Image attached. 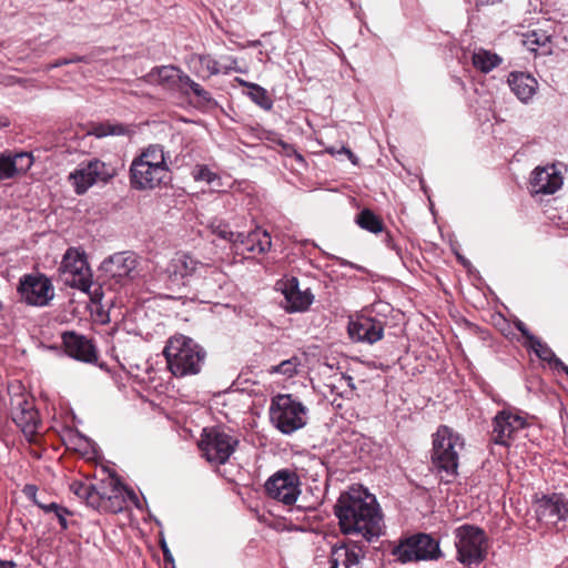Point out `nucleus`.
<instances>
[{
	"label": "nucleus",
	"instance_id": "obj_1",
	"mask_svg": "<svg viewBox=\"0 0 568 568\" xmlns=\"http://www.w3.org/2000/svg\"><path fill=\"white\" fill-rule=\"evenodd\" d=\"M334 514L343 534L361 535L369 542L378 539L385 528L376 497L362 486L351 487L341 494Z\"/></svg>",
	"mask_w": 568,
	"mask_h": 568
},
{
	"label": "nucleus",
	"instance_id": "obj_2",
	"mask_svg": "<svg viewBox=\"0 0 568 568\" xmlns=\"http://www.w3.org/2000/svg\"><path fill=\"white\" fill-rule=\"evenodd\" d=\"M168 288L190 287L196 292L209 293L220 286L222 272L214 265L203 263L185 252H178L168 263L165 271Z\"/></svg>",
	"mask_w": 568,
	"mask_h": 568
},
{
	"label": "nucleus",
	"instance_id": "obj_3",
	"mask_svg": "<svg viewBox=\"0 0 568 568\" xmlns=\"http://www.w3.org/2000/svg\"><path fill=\"white\" fill-rule=\"evenodd\" d=\"M163 355L169 371L175 377L199 374L206 358V352L202 346L181 334L168 339Z\"/></svg>",
	"mask_w": 568,
	"mask_h": 568
},
{
	"label": "nucleus",
	"instance_id": "obj_4",
	"mask_svg": "<svg viewBox=\"0 0 568 568\" xmlns=\"http://www.w3.org/2000/svg\"><path fill=\"white\" fill-rule=\"evenodd\" d=\"M464 447L462 435L446 425H440L433 435L432 465L447 483L457 475L459 454Z\"/></svg>",
	"mask_w": 568,
	"mask_h": 568
},
{
	"label": "nucleus",
	"instance_id": "obj_5",
	"mask_svg": "<svg viewBox=\"0 0 568 568\" xmlns=\"http://www.w3.org/2000/svg\"><path fill=\"white\" fill-rule=\"evenodd\" d=\"M60 271L65 284L88 293L93 302H98L102 296L100 286H95L91 291L93 286L92 273L84 252L70 247L62 258Z\"/></svg>",
	"mask_w": 568,
	"mask_h": 568
},
{
	"label": "nucleus",
	"instance_id": "obj_6",
	"mask_svg": "<svg viewBox=\"0 0 568 568\" xmlns=\"http://www.w3.org/2000/svg\"><path fill=\"white\" fill-rule=\"evenodd\" d=\"M307 408L291 394L275 396L270 406L273 425L284 435H291L306 425Z\"/></svg>",
	"mask_w": 568,
	"mask_h": 568
},
{
	"label": "nucleus",
	"instance_id": "obj_7",
	"mask_svg": "<svg viewBox=\"0 0 568 568\" xmlns=\"http://www.w3.org/2000/svg\"><path fill=\"white\" fill-rule=\"evenodd\" d=\"M457 560L468 567L481 564L487 555L486 536L483 529L463 525L455 530Z\"/></svg>",
	"mask_w": 568,
	"mask_h": 568
},
{
	"label": "nucleus",
	"instance_id": "obj_8",
	"mask_svg": "<svg viewBox=\"0 0 568 568\" xmlns=\"http://www.w3.org/2000/svg\"><path fill=\"white\" fill-rule=\"evenodd\" d=\"M393 555L402 564L416 561H434L443 557L439 541L427 534H416L393 548Z\"/></svg>",
	"mask_w": 568,
	"mask_h": 568
},
{
	"label": "nucleus",
	"instance_id": "obj_9",
	"mask_svg": "<svg viewBox=\"0 0 568 568\" xmlns=\"http://www.w3.org/2000/svg\"><path fill=\"white\" fill-rule=\"evenodd\" d=\"M240 440L222 427L204 428L199 447L205 459L214 465H224L235 452Z\"/></svg>",
	"mask_w": 568,
	"mask_h": 568
},
{
	"label": "nucleus",
	"instance_id": "obj_10",
	"mask_svg": "<svg viewBox=\"0 0 568 568\" xmlns=\"http://www.w3.org/2000/svg\"><path fill=\"white\" fill-rule=\"evenodd\" d=\"M116 174L115 168L100 159L82 162L69 174V181L78 195L84 194L98 182L108 183Z\"/></svg>",
	"mask_w": 568,
	"mask_h": 568
},
{
	"label": "nucleus",
	"instance_id": "obj_11",
	"mask_svg": "<svg viewBox=\"0 0 568 568\" xmlns=\"http://www.w3.org/2000/svg\"><path fill=\"white\" fill-rule=\"evenodd\" d=\"M301 481L297 474L290 469H281L272 475L265 483L268 497L284 505H293L301 494Z\"/></svg>",
	"mask_w": 568,
	"mask_h": 568
},
{
	"label": "nucleus",
	"instance_id": "obj_12",
	"mask_svg": "<svg viewBox=\"0 0 568 568\" xmlns=\"http://www.w3.org/2000/svg\"><path fill=\"white\" fill-rule=\"evenodd\" d=\"M21 300L28 305L45 306L54 297V287L43 274H28L20 280L18 288Z\"/></svg>",
	"mask_w": 568,
	"mask_h": 568
},
{
	"label": "nucleus",
	"instance_id": "obj_13",
	"mask_svg": "<svg viewBox=\"0 0 568 568\" xmlns=\"http://www.w3.org/2000/svg\"><path fill=\"white\" fill-rule=\"evenodd\" d=\"M527 425L526 418L520 414L509 409L500 410L493 418L490 439L497 445L509 446L515 435Z\"/></svg>",
	"mask_w": 568,
	"mask_h": 568
},
{
	"label": "nucleus",
	"instance_id": "obj_14",
	"mask_svg": "<svg viewBox=\"0 0 568 568\" xmlns=\"http://www.w3.org/2000/svg\"><path fill=\"white\" fill-rule=\"evenodd\" d=\"M276 290L284 295V308L288 313L305 312L314 301L311 290H301L298 280L294 276L277 281Z\"/></svg>",
	"mask_w": 568,
	"mask_h": 568
},
{
	"label": "nucleus",
	"instance_id": "obj_15",
	"mask_svg": "<svg viewBox=\"0 0 568 568\" xmlns=\"http://www.w3.org/2000/svg\"><path fill=\"white\" fill-rule=\"evenodd\" d=\"M169 169H159L145 162L132 161L130 166V183L135 190H152L165 183L169 179Z\"/></svg>",
	"mask_w": 568,
	"mask_h": 568
},
{
	"label": "nucleus",
	"instance_id": "obj_16",
	"mask_svg": "<svg viewBox=\"0 0 568 568\" xmlns=\"http://www.w3.org/2000/svg\"><path fill=\"white\" fill-rule=\"evenodd\" d=\"M11 416L26 436L32 437L37 434L40 425L39 414L26 396L18 395L11 398Z\"/></svg>",
	"mask_w": 568,
	"mask_h": 568
},
{
	"label": "nucleus",
	"instance_id": "obj_17",
	"mask_svg": "<svg viewBox=\"0 0 568 568\" xmlns=\"http://www.w3.org/2000/svg\"><path fill=\"white\" fill-rule=\"evenodd\" d=\"M536 515L540 521L557 525L568 520V498L564 494L554 493L542 496L536 503Z\"/></svg>",
	"mask_w": 568,
	"mask_h": 568
},
{
	"label": "nucleus",
	"instance_id": "obj_18",
	"mask_svg": "<svg viewBox=\"0 0 568 568\" xmlns=\"http://www.w3.org/2000/svg\"><path fill=\"white\" fill-rule=\"evenodd\" d=\"M138 265V255L130 251L115 253L102 263L103 270L118 281L135 278L139 275Z\"/></svg>",
	"mask_w": 568,
	"mask_h": 568
},
{
	"label": "nucleus",
	"instance_id": "obj_19",
	"mask_svg": "<svg viewBox=\"0 0 568 568\" xmlns=\"http://www.w3.org/2000/svg\"><path fill=\"white\" fill-rule=\"evenodd\" d=\"M364 549L356 542L335 544L329 554V568H362Z\"/></svg>",
	"mask_w": 568,
	"mask_h": 568
},
{
	"label": "nucleus",
	"instance_id": "obj_20",
	"mask_svg": "<svg viewBox=\"0 0 568 568\" xmlns=\"http://www.w3.org/2000/svg\"><path fill=\"white\" fill-rule=\"evenodd\" d=\"M562 185V176L555 165L536 168L530 178L531 194H554Z\"/></svg>",
	"mask_w": 568,
	"mask_h": 568
},
{
	"label": "nucleus",
	"instance_id": "obj_21",
	"mask_svg": "<svg viewBox=\"0 0 568 568\" xmlns=\"http://www.w3.org/2000/svg\"><path fill=\"white\" fill-rule=\"evenodd\" d=\"M62 341L67 354L72 358L90 364L98 361L97 349L87 337L74 332H64Z\"/></svg>",
	"mask_w": 568,
	"mask_h": 568
},
{
	"label": "nucleus",
	"instance_id": "obj_22",
	"mask_svg": "<svg viewBox=\"0 0 568 568\" xmlns=\"http://www.w3.org/2000/svg\"><path fill=\"white\" fill-rule=\"evenodd\" d=\"M348 335L354 342H367L369 344L381 339L382 326L371 317H357L348 323Z\"/></svg>",
	"mask_w": 568,
	"mask_h": 568
},
{
	"label": "nucleus",
	"instance_id": "obj_23",
	"mask_svg": "<svg viewBox=\"0 0 568 568\" xmlns=\"http://www.w3.org/2000/svg\"><path fill=\"white\" fill-rule=\"evenodd\" d=\"M234 246L236 250L263 254L271 248L272 240L271 235L266 231L257 227L247 234L237 232Z\"/></svg>",
	"mask_w": 568,
	"mask_h": 568
},
{
	"label": "nucleus",
	"instance_id": "obj_24",
	"mask_svg": "<svg viewBox=\"0 0 568 568\" xmlns=\"http://www.w3.org/2000/svg\"><path fill=\"white\" fill-rule=\"evenodd\" d=\"M508 84L513 93L524 103L529 102L538 89L537 80L524 72L510 73Z\"/></svg>",
	"mask_w": 568,
	"mask_h": 568
},
{
	"label": "nucleus",
	"instance_id": "obj_25",
	"mask_svg": "<svg viewBox=\"0 0 568 568\" xmlns=\"http://www.w3.org/2000/svg\"><path fill=\"white\" fill-rule=\"evenodd\" d=\"M97 495L101 497L99 499V507L103 506L104 500H108L112 495L128 494L129 499L132 501L138 500L134 491L125 486L120 477L116 475H110L105 480H101L97 484Z\"/></svg>",
	"mask_w": 568,
	"mask_h": 568
},
{
	"label": "nucleus",
	"instance_id": "obj_26",
	"mask_svg": "<svg viewBox=\"0 0 568 568\" xmlns=\"http://www.w3.org/2000/svg\"><path fill=\"white\" fill-rule=\"evenodd\" d=\"M132 133L133 130L129 125L111 121L94 122L91 123L88 129V135H93L98 139L115 135H130Z\"/></svg>",
	"mask_w": 568,
	"mask_h": 568
},
{
	"label": "nucleus",
	"instance_id": "obj_27",
	"mask_svg": "<svg viewBox=\"0 0 568 568\" xmlns=\"http://www.w3.org/2000/svg\"><path fill=\"white\" fill-rule=\"evenodd\" d=\"M182 75L183 72L181 69L173 65L156 67L149 73V77L159 84L170 88L175 84H180Z\"/></svg>",
	"mask_w": 568,
	"mask_h": 568
},
{
	"label": "nucleus",
	"instance_id": "obj_28",
	"mask_svg": "<svg viewBox=\"0 0 568 568\" xmlns=\"http://www.w3.org/2000/svg\"><path fill=\"white\" fill-rule=\"evenodd\" d=\"M473 65L483 73H488L501 63L498 54L485 49H477L471 55Z\"/></svg>",
	"mask_w": 568,
	"mask_h": 568
},
{
	"label": "nucleus",
	"instance_id": "obj_29",
	"mask_svg": "<svg viewBox=\"0 0 568 568\" xmlns=\"http://www.w3.org/2000/svg\"><path fill=\"white\" fill-rule=\"evenodd\" d=\"M70 490L91 508L99 507L98 501L101 497L97 495V485L74 480L70 484Z\"/></svg>",
	"mask_w": 568,
	"mask_h": 568
},
{
	"label": "nucleus",
	"instance_id": "obj_30",
	"mask_svg": "<svg viewBox=\"0 0 568 568\" xmlns=\"http://www.w3.org/2000/svg\"><path fill=\"white\" fill-rule=\"evenodd\" d=\"M237 81L241 85L248 88L250 91L247 92V95L255 104L266 111H270L273 108V100L263 87L256 83L246 82L242 79H237Z\"/></svg>",
	"mask_w": 568,
	"mask_h": 568
},
{
	"label": "nucleus",
	"instance_id": "obj_31",
	"mask_svg": "<svg viewBox=\"0 0 568 568\" xmlns=\"http://www.w3.org/2000/svg\"><path fill=\"white\" fill-rule=\"evenodd\" d=\"M133 161L145 162L146 164L158 166L159 169H169L163 148L159 144L148 146Z\"/></svg>",
	"mask_w": 568,
	"mask_h": 568
},
{
	"label": "nucleus",
	"instance_id": "obj_32",
	"mask_svg": "<svg viewBox=\"0 0 568 568\" xmlns=\"http://www.w3.org/2000/svg\"><path fill=\"white\" fill-rule=\"evenodd\" d=\"M525 346L530 348L539 359L547 362L554 369L557 367V362L561 361L556 356L554 351L537 336L530 337V343L525 344Z\"/></svg>",
	"mask_w": 568,
	"mask_h": 568
},
{
	"label": "nucleus",
	"instance_id": "obj_33",
	"mask_svg": "<svg viewBox=\"0 0 568 568\" xmlns=\"http://www.w3.org/2000/svg\"><path fill=\"white\" fill-rule=\"evenodd\" d=\"M358 226L372 233H381L383 231L382 220L375 215L371 210H362L355 219Z\"/></svg>",
	"mask_w": 568,
	"mask_h": 568
},
{
	"label": "nucleus",
	"instance_id": "obj_34",
	"mask_svg": "<svg viewBox=\"0 0 568 568\" xmlns=\"http://www.w3.org/2000/svg\"><path fill=\"white\" fill-rule=\"evenodd\" d=\"M10 159L13 168L14 178L26 174L33 164V155L30 152H10Z\"/></svg>",
	"mask_w": 568,
	"mask_h": 568
},
{
	"label": "nucleus",
	"instance_id": "obj_35",
	"mask_svg": "<svg viewBox=\"0 0 568 568\" xmlns=\"http://www.w3.org/2000/svg\"><path fill=\"white\" fill-rule=\"evenodd\" d=\"M126 499H129L128 494L112 495L108 498V500H104L103 506L95 507L94 509L99 511L118 514L125 507Z\"/></svg>",
	"mask_w": 568,
	"mask_h": 568
},
{
	"label": "nucleus",
	"instance_id": "obj_36",
	"mask_svg": "<svg viewBox=\"0 0 568 568\" xmlns=\"http://www.w3.org/2000/svg\"><path fill=\"white\" fill-rule=\"evenodd\" d=\"M180 87H189L190 90L203 102L210 103L213 99L209 91L203 89L197 82L193 81L187 74L183 73Z\"/></svg>",
	"mask_w": 568,
	"mask_h": 568
},
{
	"label": "nucleus",
	"instance_id": "obj_37",
	"mask_svg": "<svg viewBox=\"0 0 568 568\" xmlns=\"http://www.w3.org/2000/svg\"><path fill=\"white\" fill-rule=\"evenodd\" d=\"M548 42H550V37L545 32L540 31H531L526 36L525 44L530 48V50L536 51V47H545Z\"/></svg>",
	"mask_w": 568,
	"mask_h": 568
},
{
	"label": "nucleus",
	"instance_id": "obj_38",
	"mask_svg": "<svg viewBox=\"0 0 568 568\" xmlns=\"http://www.w3.org/2000/svg\"><path fill=\"white\" fill-rule=\"evenodd\" d=\"M10 151L0 153V181L14 179Z\"/></svg>",
	"mask_w": 568,
	"mask_h": 568
},
{
	"label": "nucleus",
	"instance_id": "obj_39",
	"mask_svg": "<svg viewBox=\"0 0 568 568\" xmlns=\"http://www.w3.org/2000/svg\"><path fill=\"white\" fill-rule=\"evenodd\" d=\"M192 176L195 181H204L212 184L215 180H220L216 173L211 171L206 165H196L193 169Z\"/></svg>",
	"mask_w": 568,
	"mask_h": 568
},
{
	"label": "nucleus",
	"instance_id": "obj_40",
	"mask_svg": "<svg viewBox=\"0 0 568 568\" xmlns=\"http://www.w3.org/2000/svg\"><path fill=\"white\" fill-rule=\"evenodd\" d=\"M212 232L220 239L229 241L233 245L235 244L237 233L232 232L229 224L223 222L213 223Z\"/></svg>",
	"mask_w": 568,
	"mask_h": 568
},
{
	"label": "nucleus",
	"instance_id": "obj_41",
	"mask_svg": "<svg viewBox=\"0 0 568 568\" xmlns=\"http://www.w3.org/2000/svg\"><path fill=\"white\" fill-rule=\"evenodd\" d=\"M201 62L206 67L211 75H216L219 73H229L230 71H232V69H234L233 67H222V64L219 61L210 57H202Z\"/></svg>",
	"mask_w": 568,
	"mask_h": 568
},
{
	"label": "nucleus",
	"instance_id": "obj_42",
	"mask_svg": "<svg viewBox=\"0 0 568 568\" xmlns=\"http://www.w3.org/2000/svg\"><path fill=\"white\" fill-rule=\"evenodd\" d=\"M296 367L297 365L295 359H286L281 362L278 365L274 366L271 372L280 373L291 377L296 373Z\"/></svg>",
	"mask_w": 568,
	"mask_h": 568
},
{
	"label": "nucleus",
	"instance_id": "obj_43",
	"mask_svg": "<svg viewBox=\"0 0 568 568\" xmlns=\"http://www.w3.org/2000/svg\"><path fill=\"white\" fill-rule=\"evenodd\" d=\"M55 518L58 519L61 528L65 530L68 528V520L67 517L71 514L69 509H67L63 506H59L55 511H53Z\"/></svg>",
	"mask_w": 568,
	"mask_h": 568
},
{
	"label": "nucleus",
	"instance_id": "obj_44",
	"mask_svg": "<svg viewBox=\"0 0 568 568\" xmlns=\"http://www.w3.org/2000/svg\"><path fill=\"white\" fill-rule=\"evenodd\" d=\"M22 491L26 495V497L29 498L30 500H32L37 506L41 503L37 497V495H38L37 486L26 485Z\"/></svg>",
	"mask_w": 568,
	"mask_h": 568
},
{
	"label": "nucleus",
	"instance_id": "obj_45",
	"mask_svg": "<svg viewBox=\"0 0 568 568\" xmlns=\"http://www.w3.org/2000/svg\"><path fill=\"white\" fill-rule=\"evenodd\" d=\"M514 325L516 329L519 331L521 335L527 339V344L530 343V337H536L534 334L529 332V329L527 328L526 324L523 321L516 320L514 322Z\"/></svg>",
	"mask_w": 568,
	"mask_h": 568
},
{
	"label": "nucleus",
	"instance_id": "obj_46",
	"mask_svg": "<svg viewBox=\"0 0 568 568\" xmlns=\"http://www.w3.org/2000/svg\"><path fill=\"white\" fill-rule=\"evenodd\" d=\"M68 64H69L68 58H61V59L55 60L52 63L47 64L44 67V70L50 71L52 69L60 68L62 65H68Z\"/></svg>",
	"mask_w": 568,
	"mask_h": 568
},
{
	"label": "nucleus",
	"instance_id": "obj_47",
	"mask_svg": "<svg viewBox=\"0 0 568 568\" xmlns=\"http://www.w3.org/2000/svg\"><path fill=\"white\" fill-rule=\"evenodd\" d=\"M60 505L57 504V503H50V504H43V503H40L38 505L39 508H41L44 513L49 514V513H53L58 509Z\"/></svg>",
	"mask_w": 568,
	"mask_h": 568
},
{
	"label": "nucleus",
	"instance_id": "obj_48",
	"mask_svg": "<svg viewBox=\"0 0 568 568\" xmlns=\"http://www.w3.org/2000/svg\"><path fill=\"white\" fill-rule=\"evenodd\" d=\"M68 61H69V64L80 63V62L88 63L90 61V59L87 55L72 54L70 58H68Z\"/></svg>",
	"mask_w": 568,
	"mask_h": 568
},
{
	"label": "nucleus",
	"instance_id": "obj_49",
	"mask_svg": "<svg viewBox=\"0 0 568 568\" xmlns=\"http://www.w3.org/2000/svg\"><path fill=\"white\" fill-rule=\"evenodd\" d=\"M161 548H162V551H163L164 560L173 562V556H172V554H171L170 549L168 548V545H166V542L164 540L161 542Z\"/></svg>",
	"mask_w": 568,
	"mask_h": 568
},
{
	"label": "nucleus",
	"instance_id": "obj_50",
	"mask_svg": "<svg viewBox=\"0 0 568 568\" xmlns=\"http://www.w3.org/2000/svg\"><path fill=\"white\" fill-rule=\"evenodd\" d=\"M338 153H345V154H347L348 159H349L353 163H356V156L354 155V153H353L349 149H347V148L343 146Z\"/></svg>",
	"mask_w": 568,
	"mask_h": 568
},
{
	"label": "nucleus",
	"instance_id": "obj_51",
	"mask_svg": "<svg viewBox=\"0 0 568 568\" xmlns=\"http://www.w3.org/2000/svg\"><path fill=\"white\" fill-rule=\"evenodd\" d=\"M501 2V0H477V6L485 7V6H493L496 3Z\"/></svg>",
	"mask_w": 568,
	"mask_h": 568
},
{
	"label": "nucleus",
	"instance_id": "obj_52",
	"mask_svg": "<svg viewBox=\"0 0 568 568\" xmlns=\"http://www.w3.org/2000/svg\"><path fill=\"white\" fill-rule=\"evenodd\" d=\"M17 564L12 560H0V568H16Z\"/></svg>",
	"mask_w": 568,
	"mask_h": 568
},
{
	"label": "nucleus",
	"instance_id": "obj_53",
	"mask_svg": "<svg viewBox=\"0 0 568 568\" xmlns=\"http://www.w3.org/2000/svg\"><path fill=\"white\" fill-rule=\"evenodd\" d=\"M555 369L564 372L568 377V366L562 361L557 362V367Z\"/></svg>",
	"mask_w": 568,
	"mask_h": 568
},
{
	"label": "nucleus",
	"instance_id": "obj_54",
	"mask_svg": "<svg viewBox=\"0 0 568 568\" xmlns=\"http://www.w3.org/2000/svg\"><path fill=\"white\" fill-rule=\"evenodd\" d=\"M227 61H229L230 63H227V64H222V67H233V68H234L233 70H234V71H237V68H236L237 61H236V59H234V58H232V57H229V58H227Z\"/></svg>",
	"mask_w": 568,
	"mask_h": 568
}]
</instances>
